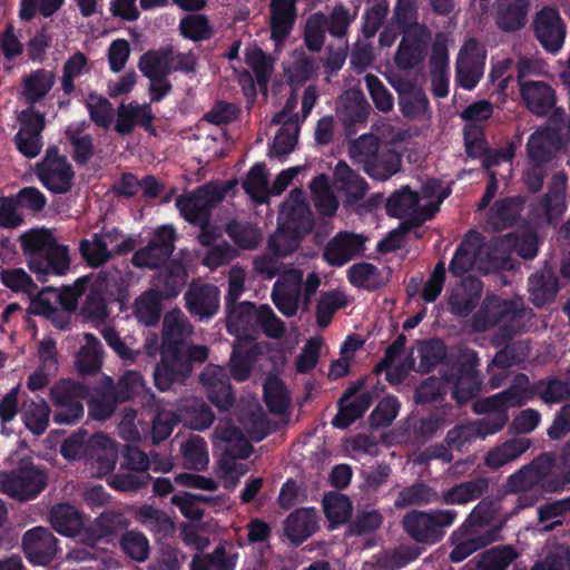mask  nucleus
I'll use <instances>...</instances> for the list:
<instances>
[{
	"instance_id": "64",
	"label": "nucleus",
	"mask_w": 570,
	"mask_h": 570,
	"mask_svg": "<svg viewBox=\"0 0 570 570\" xmlns=\"http://www.w3.org/2000/svg\"><path fill=\"white\" fill-rule=\"evenodd\" d=\"M138 518L147 529L155 533L166 535L175 529L169 515L151 505H142L138 511Z\"/></svg>"
},
{
	"instance_id": "9",
	"label": "nucleus",
	"mask_w": 570,
	"mask_h": 570,
	"mask_svg": "<svg viewBox=\"0 0 570 570\" xmlns=\"http://www.w3.org/2000/svg\"><path fill=\"white\" fill-rule=\"evenodd\" d=\"M403 32L396 61L403 68H410L420 63L425 55V48L430 40L429 30L416 22V8L413 0H397L394 17V29Z\"/></svg>"
},
{
	"instance_id": "7",
	"label": "nucleus",
	"mask_w": 570,
	"mask_h": 570,
	"mask_svg": "<svg viewBox=\"0 0 570 570\" xmlns=\"http://www.w3.org/2000/svg\"><path fill=\"white\" fill-rule=\"evenodd\" d=\"M532 318V313L524 307L522 298L502 299L498 296H488L478 313L472 318L474 331H487L499 326L503 333L497 337V344H501L507 336L517 334L527 328Z\"/></svg>"
},
{
	"instance_id": "57",
	"label": "nucleus",
	"mask_w": 570,
	"mask_h": 570,
	"mask_svg": "<svg viewBox=\"0 0 570 570\" xmlns=\"http://www.w3.org/2000/svg\"><path fill=\"white\" fill-rule=\"evenodd\" d=\"M181 454L187 469L200 471L208 464L207 443L198 435L189 438L181 444Z\"/></svg>"
},
{
	"instance_id": "29",
	"label": "nucleus",
	"mask_w": 570,
	"mask_h": 570,
	"mask_svg": "<svg viewBox=\"0 0 570 570\" xmlns=\"http://www.w3.org/2000/svg\"><path fill=\"white\" fill-rule=\"evenodd\" d=\"M317 518L314 508H301L289 513L284 521V533L288 540L299 546L317 530Z\"/></svg>"
},
{
	"instance_id": "41",
	"label": "nucleus",
	"mask_w": 570,
	"mask_h": 570,
	"mask_svg": "<svg viewBox=\"0 0 570 570\" xmlns=\"http://www.w3.org/2000/svg\"><path fill=\"white\" fill-rule=\"evenodd\" d=\"M56 81L55 73L45 68L31 71L22 79V94L28 104H36L43 99L52 89Z\"/></svg>"
},
{
	"instance_id": "34",
	"label": "nucleus",
	"mask_w": 570,
	"mask_h": 570,
	"mask_svg": "<svg viewBox=\"0 0 570 570\" xmlns=\"http://www.w3.org/2000/svg\"><path fill=\"white\" fill-rule=\"evenodd\" d=\"M400 100L402 114L411 119L428 117V99L421 87L413 83H394Z\"/></svg>"
},
{
	"instance_id": "54",
	"label": "nucleus",
	"mask_w": 570,
	"mask_h": 570,
	"mask_svg": "<svg viewBox=\"0 0 570 570\" xmlns=\"http://www.w3.org/2000/svg\"><path fill=\"white\" fill-rule=\"evenodd\" d=\"M357 11L351 12L344 3H336L328 14L324 13L327 32L336 39L347 36L351 24L356 19Z\"/></svg>"
},
{
	"instance_id": "53",
	"label": "nucleus",
	"mask_w": 570,
	"mask_h": 570,
	"mask_svg": "<svg viewBox=\"0 0 570 570\" xmlns=\"http://www.w3.org/2000/svg\"><path fill=\"white\" fill-rule=\"evenodd\" d=\"M87 344L77 355L76 366L80 374H95L101 367V352L102 347L100 342L92 335L86 334Z\"/></svg>"
},
{
	"instance_id": "50",
	"label": "nucleus",
	"mask_w": 570,
	"mask_h": 570,
	"mask_svg": "<svg viewBox=\"0 0 570 570\" xmlns=\"http://www.w3.org/2000/svg\"><path fill=\"white\" fill-rule=\"evenodd\" d=\"M347 299L344 293L338 291H328L321 294L315 308L316 324L321 328L327 327L336 311L347 306Z\"/></svg>"
},
{
	"instance_id": "63",
	"label": "nucleus",
	"mask_w": 570,
	"mask_h": 570,
	"mask_svg": "<svg viewBox=\"0 0 570 570\" xmlns=\"http://www.w3.org/2000/svg\"><path fill=\"white\" fill-rule=\"evenodd\" d=\"M89 444L92 448H99L96 453L98 470L102 473H110L115 469L118 458L114 442L104 433H96L90 438Z\"/></svg>"
},
{
	"instance_id": "10",
	"label": "nucleus",
	"mask_w": 570,
	"mask_h": 570,
	"mask_svg": "<svg viewBox=\"0 0 570 570\" xmlns=\"http://www.w3.org/2000/svg\"><path fill=\"white\" fill-rule=\"evenodd\" d=\"M449 194V188L435 179L428 181L420 194L403 187L394 193V217H405L411 224L431 219Z\"/></svg>"
},
{
	"instance_id": "20",
	"label": "nucleus",
	"mask_w": 570,
	"mask_h": 570,
	"mask_svg": "<svg viewBox=\"0 0 570 570\" xmlns=\"http://www.w3.org/2000/svg\"><path fill=\"white\" fill-rule=\"evenodd\" d=\"M313 216L301 189L295 188L283 203L278 216V225L292 233L306 236L313 228Z\"/></svg>"
},
{
	"instance_id": "49",
	"label": "nucleus",
	"mask_w": 570,
	"mask_h": 570,
	"mask_svg": "<svg viewBox=\"0 0 570 570\" xmlns=\"http://www.w3.org/2000/svg\"><path fill=\"white\" fill-rule=\"evenodd\" d=\"M530 445L531 442L528 439H513L507 441L488 453L485 464L492 469H499L519 458L530 448Z\"/></svg>"
},
{
	"instance_id": "11",
	"label": "nucleus",
	"mask_w": 570,
	"mask_h": 570,
	"mask_svg": "<svg viewBox=\"0 0 570 570\" xmlns=\"http://www.w3.org/2000/svg\"><path fill=\"white\" fill-rule=\"evenodd\" d=\"M498 268H502V263L497 243L484 245L481 235L474 230L465 235L450 264V272L458 277L473 269L487 274Z\"/></svg>"
},
{
	"instance_id": "13",
	"label": "nucleus",
	"mask_w": 570,
	"mask_h": 570,
	"mask_svg": "<svg viewBox=\"0 0 570 570\" xmlns=\"http://www.w3.org/2000/svg\"><path fill=\"white\" fill-rule=\"evenodd\" d=\"M458 518L454 509H440L430 512L411 511L403 519L406 533L416 542L434 544L444 537V529Z\"/></svg>"
},
{
	"instance_id": "8",
	"label": "nucleus",
	"mask_w": 570,
	"mask_h": 570,
	"mask_svg": "<svg viewBox=\"0 0 570 570\" xmlns=\"http://www.w3.org/2000/svg\"><path fill=\"white\" fill-rule=\"evenodd\" d=\"M569 140L570 121L564 120V111H558L547 127L538 129L529 137L527 149L532 169L527 171L524 180L531 190L535 191L542 186L540 165Z\"/></svg>"
},
{
	"instance_id": "59",
	"label": "nucleus",
	"mask_w": 570,
	"mask_h": 570,
	"mask_svg": "<svg viewBox=\"0 0 570 570\" xmlns=\"http://www.w3.org/2000/svg\"><path fill=\"white\" fill-rule=\"evenodd\" d=\"M304 237L278 225L275 234L269 237L267 247L274 256L286 257L297 250Z\"/></svg>"
},
{
	"instance_id": "38",
	"label": "nucleus",
	"mask_w": 570,
	"mask_h": 570,
	"mask_svg": "<svg viewBox=\"0 0 570 570\" xmlns=\"http://www.w3.org/2000/svg\"><path fill=\"white\" fill-rule=\"evenodd\" d=\"M261 354L257 344H236L229 360V371L237 382L246 381L250 374L254 363Z\"/></svg>"
},
{
	"instance_id": "45",
	"label": "nucleus",
	"mask_w": 570,
	"mask_h": 570,
	"mask_svg": "<svg viewBox=\"0 0 570 570\" xmlns=\"http://www.w3.org/2000/svg\"><path fill=\"white\" fill-rule=\"evenodd\" d=\"M324 513L330 522L328 529L334 530L346 523L352 515V503L348 497L337 492H328L323 498Z\"/></svg>"
},
{
	"instance_id": "31",
	"label": "nucleus",
	"mask_w": 570,
	"mask_h": 570,
	"mask_svg": "<svg viewBox=\"0 0 570 570\" xmlns=\"http://www.w3.org/2000/svg\"><path fill=\"white\" fill-rule=\"evenodd\" d=\"M482 285L479 279L466 278L455 286L449 295V305L453 314L469 315L480 302Z\"/></svg>"
},
{
	"instance_id": "24",
	"label": "nucleus",
	"mask_w": 570,
	"mask_h": 570,
	"mask_svg": "<svg viewBox=\"0 0 570 570\" xmlns=\"http://www.w3.org/2000/svg\"><path fill=\"white\" fill-rule=\"evenodd\" d=\"M297 0H271L269 31L275 46H283L297 20Z\"/></svg>"
},
{
	"instance_id": "52",
	"label": "nucleus",
	"mask_w": 570,
	"mask_h": 570,
	"mask_svg": "<svg viewBox=\"0 0 570 570\" xmlns=\"http://www.w3.org/2000/svg\"><path fill=\"white\" fill-rule=\"evenodd\" d=\"M228 237L242 249H255L261 242L259 230L248 222L232 219L225 228Z\"/></svg>"
},
{
	"instance_id": "2",
	"label": "nucleus",
	"mask_w": 570,
	"mask_h": 570,
	"mask_svg": "<svg viewBox=\"0 0 570 570\" xmlns=\"http://www.w3.org/2000/svg\"><path fill=\"white\" fill-rule=\"evenodd\" d=\"M534 392L530 387L528 376L519 374L514 377L513 384L504 392L498 393L491 397L479 400L473 404V410L478 414H489V416L469 425L458 426L449 431L446 441L450 445L460 448L472 438L484 439L488 435L500 431L508 421L507 410L509 407L521 406L530 401Z\"/></svg>"
},
{
	"instance_id": "55",
	"label": "nucleus",
	"mask_w": 570,
	"mask_h": 570,
	"mask_svg": "<svg viewBox=\"0 0 570 570\" xmlns=\"http://www.w3.org/2000/svg\"><path fill=\"white\" fill-rule=\"evenodd\" d=\"M79 253L87 265L92 268L102 266L110 258L106 240L97 233L92 235L91 239L80 240Z\"/></svg>"
},
{
	"instance_id": "19",
	"label": "nucleus",
	"mask_w": 570,
	"mask_h": 570,
	"mask_svg": "<svg viewBox=\"0 0 570 570\" xmlns=\"http://www.w3.org/2000/svg\"><path fill=\"white\" fill-rule=\"evenodd\" d=\"M22 550L26 559L33 566H48L57 557L58 539L45 527H35L24 532Z\"/></svg>"
},
{
	"instance_id": "44",
	"label": "nucleus",
	"mask_w": 570,
	"mask_h": 570,
	"mask_svg": "<svg viewBox=\"0 0 570 570\" xmlns=\"http://www.w3.org/2000/svg\"><path fill=\"white\" fill-rule=\"evenodd\" d=\"M334 178L340 184V189L346 197L353 200H361L364 198L368 185L366 180L354 171L346 161L340 160L334 168Z\"/></svg>"
},
{
	"instance_id": "51",
	"label": "nucleus",
	"mask_w": 570,
	"mask_h": 570,
	"mask_svg": "<svg viewBox=\"0 0 570 570\" xmlns=\"http://www.w3.org/2000/svg\"><path fill=\"white\" fill-rule=\"evenodd\" d=\"M119 548L129 559L144 562L149 558L150 547L147 537L138 530H126L119 537Z\"/></svg>"
},
{
	"instance_id": "17",
	"label": "nucleus",
	"mask_w": 570,
	"mask_h": 570,
	"mask_svg": "<svg viewBox=\"0 0 570 570\" xmlns=\"http://www.w3.org/2000/svg\"><path fill=\"white\" fill-rule=\"evenodd\" d=\"M487 50L474 39L464 42L456 59V81L466 89L472 90L484 72Z\"/></svg>"
},
{
	"instance_id": "48",
	"label": "nucleus",
	"mask_w": 570,
	"mask_h": 570,
	"mask_svg": "<svg viewBox=\"0 0 570 570\" xmlns=\"http://www.w3.org/2000/svg\"><path fill=\"white\" fill-rule=\"evenodd\" d=\"M529 291L534 305L542 306L552 301L558 292V282L549 268L529 278Z\"/></svg>"
},
{
	"instance_id": "30",
	"label": "nucleus",
	"mask_w": 570,
	"mask_h": 570,
	"mask_svg": "<svg viewBox=\"0 0 570 570\" xmlns=\"http://www.w3.org/2000/svg\"><path fill=\"white\" fill-rule=\"evenodd\" d=\"M371 106L360 90H348L341 99L337 108V117L342 125L350 131L351 127L366 122Z\"/></svg>"
},
{
	"instance_id": "4",
	"label": "nucleus",
	"mask_w": 570,
	"mask_h": 570,
	"mask_svg": "<svg viewBox=\"0 0 570 570\" xmlns=\"http://www.w3.org/2000/svg\"><path fill=\"white\" fill-rule=\"evenodd\" d=\"M9 466L0 470V493L18 502L37 499L48 487V469L29 455L12 454Z\"/></svg>"
},
{
	"instance_id": "42",
	"label": "nucleus",
	"mask_w": 570,
	"mask_h": 570,
	"mask_svg": "<svg viewBox=\"0 0 570 570\" xmlns=\"http://www.w3.org/2000/svg\"><path fill=\"white\" fill-rule=\"evenodd\" d=\"M529 0H499L497 23L504 31H514L525 23Z\"/></svg>"
},
{
	"instance_id": "14",
	"label": "nucleus",
	"mask_w": 570,
	"mask_h": 570,
	"mask_svg": "<svg viewBox=\"0 0 570 570\" xmlns=\"http://www.w3.org/2000/svg\"><path fill=\"white\" fill-rule=\"evenodd\" d=\"M225 188L203 185L191 193L178 196L176 207L181 217L191 225H209L213 209L225 198Z\"/></svg>"
},
{
	"instance_id": "37",
	"label": "nucleus",
	"mask_w": 570,
	"mask_h": 570,
	"mask_svg": "<svg viewBox=\"0 0 570 570\" xmlns=\"http://www.w3.org/2000/svg\"><path fill=\"white\" fill-rule=\"evenodd\" d=\"M302 293V273L297 275L294 284L276 281L272 291V301L276 308L286 317L294 316L298 308Z\"/></svg>"
},
{
	"instance_id": "21",
	"label": "nucleus",
	"mask_w": 570,
	"mask_h": 570,
	"mask_svg": "<svg viewBox=\"0 0 570 570\" xmlns=\"http://www.w3.org/2000/svg\"><path fill=\"white\" fill-rule=\"evenodd\" d=\"M366 237L360 234L340 232L324 247L323 259L334 267H341L360 257L365 250Z\"/></svg>"
},
{
	"instance_id": "28",
	"label": "nucleus",
	"mask_w": 570,
	"mask_h": 570,
	"mask_svg": "<svg viewBox=\"0 0 570 570\" xmlns=\"http://www.w3.org/2000/svg\"><path fill=\"white\" fill-rule=\"evenodd\" d=\"M49 522L53 530L65 537H80L85 527V515L70 503H56L50 508Z\"/></svg>"
},
{
	"instance_id": "27",
	"label": "nucleus",
	"mask_w": 570,
	"mask_h": 570,
	"mask_svg": "<svg viewBox=\"0 0 570 570\" xmlns=\"http://www.w3.org/2000/svg\"><path fill=\"white\" fill-rule=\"evenodd\" d=\"M207 399L218 409V411H228L235 401L229 377L223 372L222 368L215 367L206 370L200 375Z\"/></svg>"
},
{
	"instance_id": "25",
	"label": "nucleus",
	"mask_w": 570,
	"mask_h": 570,
	"mask_svg": "<svg viewBox=\"0 0 570 570\" xmlns=\"http://www.w3.org/2000/svg\"><path fill=\"white\" fill-rule=\"evenodd\" d=\"M188 281V271L179 259H171L151 278V288L164 298H176L185 288Z\"/></svg>"
},
{
	"instance_id": "46",
	"label": "nucleus",
	"mask_w": 570,
	"mask_h": 570,
	"mask_svg": "<svg viewBox=\"0 0 570 570\" xmlns=\"http://www.w3.org/2000/svg\"><path fill=\"white\" fill-rule=\"evenodd\" d=\"M373 401L370 392L361 393L353 401L338 405V412L332 420L336 429H347L368 410Z\"/></svg>"
},
{
	"instance_id": "23",
	"label": "nucleus",
	"mask_w": 570,
	"mask_h": 570,
	"mask_svg": "<svg viewBox=\"0 0 570 570\" xmlns=\"http://www.w3.org/2000/svg\"><path fill=\"white\" fill-rule=\"evenodd\" d=\"M130 520L124 512L117 510H105L88 525L81 533V542L89 547L109 537H117L120 531L127 530Z\"/></svg>"
},
{
	"instance_id": "35",
	"label": "nucleus",
	"mask_w": 570,
	"mask_h": 570,
	"mask_svg": "<svg viewBox=\"0 0 570 570\" xmlns=\"http://www.w3.org/2000/svg\"><path fill=\"white\" fill-rule=\"evenodd\" d=\"M470 367L461 371L454 383L453 396L459 403H465L474 397L480 391L481 380L474 367L479 364L476 354L468 351L464 354Z\"/></svg>"
},
{
	"instance_id": "1",
	"label": "nucleus",
	"mask_w": 570,
	"mask_h": 570,
	"mask_svg": "<svg viewBox=\"0 0 570 570\" xmlns=\"http://www.w3.org/2000/svg\"><path fill=\"white\" fill-rule=\"evenodd\" d=\"M191 327L185 317L166 314L163 322L160 361L154 372L155 385L167 391L175 382L185 381L193 371L194 363H203L208 357L205 345H189L187 340Z\"/></svg>"
},
{
	"instance_id": "36",
	"label": "nucleus",
	"mask_w": 570,
	"mask_h": 570,
	"mask_svg": "<svg viewBox=\"0 0 570 570\" xmlns=\"http://www.w3.org/2000/svg\"><path fill=\"white\" fill-rule=\"evenodd\" d=\"M227 331L230 334L248 335L256 324L258 308L252 302H240L226 306Z\"/></svg>"
},
{
	"instance_id": "58",
	"label": "nucleus",
	"mask_w": 570,
	"mask_h": 570,
	"mask_svg": "<svg viewBox=\"0 0 570 570\" xmlns=\"http://www.w3.org/2000/svg\"><path fill=\"white\" fill-rule=\"evenodd\" d=\"M180 35L194 42L212 38L214 29L205 14H188L179 21Z\"/></svg>"
},
{
	"instance_id": "5",
	"label": "nucleus",
	"mask_w": 570,
	"mask_h": 570,
	"mask_svg": "<svg viewBox=\"0 0 570 570\" xmlns=\"http://www.w3.org/2000/svg\"><path fill=\"white\" fill-rule=\"evenodd\" d=\"M21 247L29 269L39 282L45 283L48 275H65L70 268L68 246L58 244L49 232H31L21 238Z\"/></svg>"
},
{
	"instance_id": "18",
	"label": "nucleus",
	"mask_w": 570,
	"mask_h": 570,
	"mask_svg": "<svg viewBox=\"0 0 570 570\" xmlns=\"http://www.w3.org/2000/svg\"><path fill=\"white\" fill-rule=\"evenodd\" d=\"M350 155L364 164V169L371 177L382 180L392 177V159L381 160L379 140L374 135L364 134L353 140Z\"/></svg>"
},
{
	"instance_id": "15",
	"label": "nucleus",
	"mask_w": 570,
	"mask_h": 570,
	"mask_svg": "<svg viewBox=\"0 0 570 570\" xmlns=\"http://www.w3.org/2000/svg\"><path fill=\"white\" fill-rule=\"evenodd\" d=\"M36 175L40 183L52 194L68 193L73 183L75 171L57 146H49L45 157L36 165Z\"/></svg>"
},
{
	"instance_id": "56",
	"label": "nucleus",
	"mask_w": 570,
	"mask_h": 570,
	"mask_svg": "<svg viewBox=\"0 0 570 570\" xmlns=\"http://www.w3.org/2000/svg\"><path fill=\"white\" fill-rule=\"evenodd\" d=\"M163 301L167 299L149 288L136 301L137 317L148 326L156 325L160 320Z\"/></svg>"
},
{
	"instance_id": "22",
	"label": "nucleus",
	"mask_w": 570,
	"mask_h": 570,
	"mask_svg": "<svg viewBox=\"0 0 570 570\" xmlns=\"http://www.w3.org/2000/svg\"><path fill=\"white\" fill-rule=\"evenodd\" d=\"M534 32L547 51L557 53L562 48L566 38V27L556 9L546 7L537 13Z\"/></svg>"
},
{
	"instance_id": "3",
	"label": "nucleus",
	"mask_w": 570,
	"mask_h": 570,
	"mask_svg": "<svg viewBox=\"0 0 570 570\" xmlns=\"http://www.w3.org/2000/svg\"><path fill=\"white\" fill-rule=\"evenodd\" d=\"M570 483V442L561 461L552 454H544L530 465L522 468L508 480V489L513 492L540 488L543 491L558 492Z\"/></svg>"
},
{
	"instance_id": "16",
	"label": "nucleus",
	"mask_w": 570,
	"mask_h": 570,
	"mask_svg": "<svg viewBox=\"0 0 570 570\" xmlns=\"http://www.w3.org/2000/svg\"><path fill=\"white\" fill-rule=\"evenodd\" d=\"M176 229L161 225L155 229L148 244L132 255L131 263L138 268L158 269L166 265L175 250Z\"/></svg>"
},
{
	"instance_id": "6",
	"label": "nucleus",
	"mask_w": 570,
	"mask_h": 570,
	"mask_svg": "<svg viewBox=\"0 0 570 570\" xmlns=\"http://www.w3.org/2000/svg\"><path fill=\"white\" fill-rule=\"evenodd\" d=\"M498 512L494 502L480 501L465 521L451 534V542L454 544L450 553L453 562H461L473 552L499 539L501 528L483 532L485 525L492 523Z\"/></svg>"
},
{
	"instance_id": "26",
	"label": "nucleus",
	"mask_w": 570,
	"mask_h": 570,
	"mask_svg": "<svg viewBox=\"0 0 570 570\" xmlns=\"http://www.w3.org/2000/svg\"><path fill=\"white\" fill-rule=\"evenodd\" d=\"M184 298L186 309L199 320L212 318L219 308V291L212 284L190 283Z\"/></svg>"
},
{
	"instance_id": "40",
	"label": "nucleus",
	"mask_w": 570,
	"mask_h": 570,
	"mask_svg": "<svg viewBox=\"0 0 570 570\" xmlns=\"http://www.w3.org/2000/svg\"><path fill=\"white\" fill-rule=\"evenodd\" d=\"M50 414L51 409L49 404L41 397L38 401L32 399L26 400L21 407L22 422L36 436H40L46 432Z\"/></svg>"
},
{
	"instance_id": "61",
	"label": "nucleus",
	"mask_w": 570,
	"mask_h": 570,
	"mask_svg": "<svg viewBox=\"0 0 570 570\" xmlns=\"http://www.w3.org/2000/svg\"><path fill=\"white\" fill-rule=\"evenodd\" d=\"M326 31L324 12L317 11L312 13L306 20L304 30L306 48L312 52H320L325 42Z\"/></svg>"
},
{
	"instance_id": "43",
	"label": "nucleus",
	"mask_w": 570,
	"mask_h": 570,
	"mask_svg": "<svg viewBox=\"0 0 570 570\" xmlns=\"http://www.w3.org/2000/svg\"><path fill=\"white\" fill-rule=\"evenodd\" d=\"M497 246L499 258L503 268L505 265L507 255L509 254V249H513L523 258H533L538 252V238L532 230L525 229L520 234L514 235L513 237H508L500 243L497 242Z\"/></svg>"
},
{
	"instance_id": "62",
	"label": "nucleus",
	"mask_w": 570,
	"mask_h": 570,
	"mask_svg": "<svg viewBox=\"0 0 570 570\" xmlns=\"http://www.w3.org/2000/svg\"><path fill=\"white\" fill-rule=\"evenodd\" d=\"M264 402L273 414H283L288 406L286 386L278 377L268 379L264 384Z\"/></svg>"
},
{
	"instance_id": "32",
	"label": "nucleus",
	"mask_w": 570,
	"mask_h": 570,
	"mask_svg": "<svg viewBox=\"0 0 570 570\" xmlns=\"http://www.w3.org/2000/svg\"><path fill=\"white\" fill-rule=\"evenodd\" d=\"M520 94L528 109L535 115L547 114L556 104L553 89L543 81H520Z\"/></svg>"
},
{
	"instance_id": "47",
	"label": "nucleus",
	"mask_w": 570,
	"mask_h": 570,
	"mask_svg": "<svg viewBox=\"0 0 570 570\" xmlns=\"http://www.w3.org/2000/svg\"><path fill=\"white\" fill-rule=\"evenodd\" d=\"M488 480L484 478L460 483L446 490L442 494L445 504H466L480 498L488 489Z\"/></svg>"
},
{
	"instance_id": "33",
	"label": "nucleus",
	"mask_w": 570,
	"mask_h": 570,
	"mask_svg": "<svg viewBox=\"0 0 570 570\" xmlns=\"http://www.w3.org/2000/svg\"><path fill=\"white\" fill-rule=\"evenodd\" d=\"M174 46H161L158 49H149L138 60V69L146 78L168 77L173 73Z\"/></svg>"
},
{
	"instance_id": "12",
	"label": "nucleus",
	"mask_w": 570,
	"mask_h": 570,
	"mask_svg": "<svg viewBox=\"0 0 570 570\" xmlns=\"http://www.w3.org/2000/svg\"><path fill=\"white\" fill-rule=\"evenodd\" d=\"M90 395L89 387L72 379H61L56 382L49 392L53 406L52 420L60 425H75L85 413V401Z\"/></svg>"
},
{
	"instance_id": "39",
	"label": "nucleus",
	"mask_w": 570,
	"mask_h": 570,
	"mask_svg": "<svg viewBox=\"0 0 570 570\" xmlns=\"http://www.w3.org/2000/svg\"><path fill=\"white\" fill-rule=\"evenodd\" d=\"M431 76L434 95L445 97L449 92V56L443 41L436 40L433 46Z\"/></svg>"
},
{
	"instance_id": "60",
	"label": "nucleus",
	"mask_w": 570,
	"mask_h": 570,
	"mask_svg": "<svg viewBox=\"0 0 570 570\" xmlns=\"http://www.w3.org/2000/svg\"><path fill=\"white\" fill-rule=\"evenodd\" d=\"M517 557L518 552L511 546L494 547L480 556L478 568L480 570H507Z\"/></svg>"
}]
</instances>
